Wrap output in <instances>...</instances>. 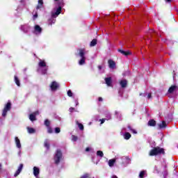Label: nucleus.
<instances>
[{
	"instance_id": "1",
	"label": "nucleus",
	"mask_w": 178,
	"mask_h": 178,
	"mask_svg": "<svg viewBox=\"0 0 178 178\" xmlns=\"http://www.w3.org/2000/svg\"><path fill=\"white\" fill-rule=\"evenodd\" d=\"M65 6V3L63 1H59L58 3V8H54L51 12V17L48 19L47 23L49 26H52L56 22V17L59 16L60 13H62V7Z\"/></svg>"
},
{
	"instance_id": "2",
	"label": "nucleus",
	"mask_w": 178,
	"mask_h": 178,
	"mask_svg": "<svg viewBox=\"0 0 178 178\" xmlns=\"http://www.w3.org/2000/svg\"><path fill=\"white\" fill-rule=\"evenodd\" d=\"M87 54H88V51H86L85 49H79L78 56H79V58H81L78 62L79 66H83L86 63V60L87 59L86 55H87Z\"/></svg>"
},
{
	"instance_id": "3",
	"label": "nucleus",
	"mask_w": 178,
	"mask_h": 178,
	"mask_svg": "<svg viewBox=\"0 0 178 178\" xmlns=\"http://www.w3.org/2000/svg\"><path fill=\"white\" fill-rule=\"evenodd\" d=\"M38 72L42 74H47V72H48V65H47L45 60H39Z\"/></svg>"
},
{
	"instance_id": "4",
	"label": "nucleus",
	"mask_w": 178,
	"mask_h": 178,
	"mask_svg": "<svg viewBox=\"0 0 178 178\" xmlns=\"http://www.w3.org/2000/svg\"><path fill=\"white\" fill-rule=\"evenodd\" d=\"M54 161L56 165H59V163L63 161V154L60 149H57L56 151L54 156Z\"/></svg>"
},
{
	"instance_id": "5",
	"label": "nucleus",
	"mask_w": 178,
	"mask_h": 178,
	"mask_svg": "<svg viewBox=\"0 0 178 178\" xmlns=\"http://www.w3.org/2000/svg\"><path fill=\"white\" fill-rule=\"evenodd\" d=\"M161 154H165V150L159 147H154L149 152L150 156H155Z\"/></svg>"
},
{
	"instance_id": "6",
	"label": "nucleus",
	"mask_w": 178,
	"mask_h": 178,
	"mask_svg": "<svg viewBox=\"0 0 178 178\" xmlns=\"http://www.w3.org/2000/svg\"><path fill=\"white\" fill-rule=\"evenodd\" d=\"M10 109H12V104L10 102H8L5 105V106L3 109L1 116L3 118H6V115H8V112H9V111H10Z\"/></svg>"
},
{
	"instance_id": "7",
	"label": "nucleus",
	"mask_w": 178,
	"mask_h": 178,
	"mask_svg": "<svg viewBox=\"0 0 178 178\" xmlns=\"http://www.w3.org/2000/svg\"><path fill=\"white\" fill-rule=\"evenodd\" d=\"M33 33L35 35H41L42 34V28L38 24H35L33 26Z\"/></svg>"
},
{
	"instance_id": "8",
	"label": "nucleus",
	"mask_w": 178,
	"mask_h": 178,
	"mask_svg": "<svg viewBox=\"0 0 178 178\" xmlns=\"http://www.w3.org/2000/svg\"><path fill=\"white\" fill-rule=\"evenodd\" d=\"M50 88L51 91H56V90L59 88V83L55 81L51 82L50 84Z\"/></svg>"
},
{
	"instance_id": "9",
	"label": "nucleus",
	"mask_w": 178,
	"mask_h": 178,
	"mask_svg": "<svg viewBox=\"0 0 178 178\" xmlns=\"http://www.w3.org/2000/svg\"><path fill=\"white\" fill-rule=\"evenodd\" d=\"M20 30L23 31V33H28L30 30H31V26H30L29 24L22 25Z\"/></svg>"
},
{
	"instance_id": "10",
	"label": "nucleus",
	"mask_w": 178,
	"mask_h": 178,
	"mask_svg": "<svg viewBox=\"0 0 178 178\" xmlns=\"http://www.w3.org/2000/svg\"><path fill=\"white\" fill-rule=\"evenodd\" d=\"M37 115H40V113L38 111H35L29 115V120H31V122H34L35 120H37Z\"/></svg>"
},
{
	"instance_id": "11",
	"label": "nucleus",
	"mask_w": 178,
	"mask_h": 178,
	"mask_svg": "<svg viewBox=\"0 0 178 178\" xmlns=\"http://www.w3.org/2000/svg\"><path fill=\"white\" fill-rule=\"evenodd\" d=\"M23 163L19 164L17 171L14 174V177H17V176H19L20 173H22V170H23Z\"/></svg>"
},
{
	"instance_id": "12",
	"label": "nucleus",
	"mask_w": 178,
	"mask_h": 178,
	"mask_svg": "<svg viewBox=\"0 0 178 178\" xmlns=\"http://www.w3.org/2000/svg\"><path fill=\"white\" fill-rule=\"evenodd\" d=\"M15 143L17 148H18V149H22V143H20V139H19L17 136L15 138Z\"/></svg>"
},
{
	"instance_id": "13",
	"label": "nucleus",
	"mask_w": 178,
	"mask_h": 178,
	"mask_svg": "<svg viewBox=\"0 0 178 178\" xmlns=\"http://www.w3.org/2000/svg\"><path fill=\"white\" fill-rule=\"evenodd\" d=\"M33 175L35 177L38 178V176H40V168L37 166L33 167Z\"/></svg>"
},
{
	"instance_id": "14",
	"label": "nucleus",
	"mask_w": 178,
	"mask_h": 178,
	"mask_svg": "<svg viewBox=\"0 0 178 178\" xmlns=\"http://www.w3.org/2000/svg\"><path fill=\"white\" fill-rule=\"evenodd\" d=\"M121 163H130V159L128 156H122L120 159Z\"/></svg>"
},
{
	"instance_id": "15",
	"label": "nucleus",
	"mask_w": 178,
	"mask_h": 178,
	"mask_svg": "<svg viewBox=\"0 0 178 178\" xmlns=\"http://www.w3.org/2000/svg\"><path fill=\"white\" fill-rule=\"evenodd\" d=\"M119 158L112 159L108 161V166L110 168H113V166L115 165L116 161H119Z\"/></svg>"
},
{
	"instance_id": "16",
	"label": "nucleus",
	"mask_w": 178,
	"mask_h": 178,
	"mask_svg": "<svg viewBox=\"0 0 178 178\" xmlns=\"http://www.w3.org/2000/svg\"><path fill=\"white\" fill-rule=\"evenodd\" d=\"M108 67H110V69H115L116 63H115V61H113V60H108Z\"/></svg>"
},
{
	"instance_id": "17",
	"label": "nucleus",
	"mask_w": 178,
	"mask_h": 178,
	"mask_svg": "<svg viewBox=\"0 0 178 178\" xmlns=\"http://www.w3.org/2000/svg\"><path fill=\"white\" fill-rule=\"evenodd\" d=\"M120 86L122 87V88H126L127 87V80L122 79L120 81Z\"/></svg>"
},
{
	"instance_id": "18",
	"label": "nucleus",
	"mask_w": 178,
	"mask_h": 178,
	"mask_svg": "<svg viewBox=\"0 0 178 178\" xmlns=\"http://www.w3.org/2000/svg\"><path fill=\"white\" fill-rule=\"evenodd\" d=\"M44 8V0H38V6H36V9H41Z\"/></svg>"
},
{
	"instance_id": "19",
	"label": "nucleus",
	"mask_w": 178,
	"mask_h": 178,
	"mask_svg": "<svg viewBox=\"0 0 178 178\" xmlns=\"http://www.w3.org/2000/svg\"><path fill=\"white\" fill-rule=\"evenodd\" d=\"M115 117L118 120H122V113L120 111H115Z\"/></svg>"
},
{
	"instance_id": "20",
	"label": "nucleus",
	"mask_w": 178,
	"mask_h": 178,
	"mask_svg": "<svg viewBox=\"0 0 178 178\" xmlns=\"http://www.w3.org/2000/svg\"><path fill=\"white\" fill-rule=\"evenodd\" d=\"M161 163H158L155 166H154V171L156 173H159L161 172Z\"/></svg>"
},
{
	"instance_id": "21",
	"label": "nucleus",
	"mask_w": 178,
	"mask_h": 178,
	"mask_svg": "<svg viewBox=\"0 0 178 178\" xmlns=\"http://www.w3.org/2000/svg\"><path fill=\"white\" fill-rule=\"evenodd\" d=\"M105 82H106V84L108 86V87H111V84H112V78L111 77H107V78H105Z\"/></svg>"
},
{
	"instance_id": "22",
	"label": "nucleus",
	"mask_w": 178,
	"mask_h": 178,
	"mask_svg": "<svg viewBox=\"0 0 178 178\" xmlns=\"http://www.w3.org/2000/svg\"><path fill=\"white\" fill-rule=\"evenodd\" d=\"M177 89V86H172L170 87V88L168 89V93H169V94H172V92H175V91H176Z\"/></svg>"
},
{
	"instance_id": "23",
	"label": "nucleus",
	"mask_w": 178,
	"mask_h": 178,
	"mask_svg": "<svg viewBox=\"0 0 178 178\" xmlns=\"http://www.w3.org/2000/svg\"><path fill=\"white\" fill-rule=\"evenodd\" d=\"M159 126V129H166V122L162 121L161 123L157 124Z\"/></svg>"
},
{
	"instance_id": "24",
	"label": "nucleus",
	"mask_w": 178,
	"mask_h": 178,
	"mask_svg": "<svg viewBox=\"0 0 178 178\" xmlns=\"http://www.w3.org/2000/svg\"><path fill=\"white\" fill-rule=\"evenodd\" d=\"M118 52H120V54H122V55H124V56H127L129 55H130V51H124V50H122L120 49H118Z\"/></svg>"
},
{
	"instance_id": "25",
	"label": "nucleus",
	"mask_w": 178,
	"mask_h": 178,
	"mask_svg": "<svg viewBox=\"0 0 178 178\" xmlns=\"http://www.w3.org/2000/svg\"><path fill=\"white\" fill-rule=\"evenodd\" d=\"M27 131L29 134H34L35 133V129L34 128H31L30 127H27Z\"/></svg>"
},
{
	"instance_id": "26",
	"label": "nucleus",
	"mask_w": 178,
	"mask_h": 178,
	"mask_svg": "<svg viewBox=\"0 0 178 178\" xmlns=\"http://www.w3.org/2000/svg\"><path fill=\"white\" fill-rule=\"evenodd\" d=\"M148 126L154 127L156 124V122L154 120H150L148 123Z\"/></svg>"
},
{
	"instance_id": "27",
	"label": "nucleus",
	"mask_w": 178,
	"mask_h": 178,
	"mask_svg": "<svg viewBox=\"0 0 178 178\" xmlns=\"http://www.w3.org/2000/svg\"><path fill=\"white\" fill-rule=\"evenodd\" d=\"M97 156H99V158H104V152L101 150H98L96 153Z\"/></svg>"
},
{
	"instance_id": "28",
	"label": "nucleus",
	"mask_w": 178,
	"mask_h": 178,
	"mask_svg": "<svg viewBox=\"0 0 178 178\" xmlns=\"http://www.w3.org/2000/svg\"><path fill=\"white\" fill-rule=\"evenodd\" d=\"M15 83L17 86V87H20V81L19 80V78H17V76H15Z\"/></svg>"
},
{
	"instance_id": "29",
	"label": "nucleus",
	"mask_w": 178,
	"mask_h": 178,
	"mask_svg": "<svg viewBox=\"0 0 178 178\" xmlns=\"http://www.w3.org/2000/svg\"><path fill=\"white\" fill-rule=\"evenodd\" d=\"M76 123L79 130H81V131L84 130V126L83 125V124L79 122V121H76Z\"/></svg>"
},
{
	"instance_id": "30",
	"label": "nucleus",
	"mask_w": 178,
	"mask_h": 178,
	"mask_svg": "<svg viewBox=\"0 0 178 178\" xmlns=\"http://www.w3.org/2000/svg\"><path fill=\"white\" fill-rule=\"evenodd\" d=\"M131 137V134H130V133L127 132L124 134V138L125 140H130Z\"/></svg>"
},
{
	"instance_id": "31",
	"label": "nucleus",
	"mask_w": 178,
	"mask_h": 178,
	"mask_svg": "<svg viewBox=\"0 0 178 178\" xmlns=\"http://www.w3.org/2000/svg\"><path fill=\"white\" fill-rule=\"evenodd\" d=\"M97 45V39H93L90 44V47H95Z\"/></svg>"
},
{
	"instance_id": "32",
	"label": "nucleus",
	"mask_w": 178,
	"mask_h": 178,
	"mask_svg": "<svg viewBox=\"0 0 178 178\" xmlns=\"http://www.w3.org/2000/svg\"><path fill=\"white\" fill-rule=\"evenodd\" d=\"M106 118V120H111V119H112V115H111V113L107 112L105 114Z\"/></svg>"
},
{
	"instance_id": "33",
	"label": "nucleus",
	"mask_w": 178,
	"mask_h": 178,
	"mask_svg": "<svg viewBox=\"0 0 178 178\" xmlns=\"http://www.w3.org/2000/svg\"><path fill=\"white\" fill-rule=\"evenodd\" d=\"M72 141L73 143H76V141H77V140H79V137L74 136V135H72Z\"/></svg>"
},
{
	"instance_id": "34",
	"label": "nucleus",
	"mask_w": 178,
	"mask_h": 178,
	"mask_svg": "<svg viewBox=\"0 0 178 178\" xmlns=\"http://www.w3.org/2000/svg\"><path fill=\"white\" fill-rule=\"evenodd\" d=\"M44 147L47 148V149H49V143H48V139H46L44 140Z\"/></svg>"
},
{
	"instance_id": "35",
	"label": "nucleus",
	"mask_w": 178,
	"mask_h": 178,
	"mask_svg": "<svg viewBox=\"0 0 178 178\" xmlns=\"http://www.w3.org/2000/svg\"><path fill=\"white\" fill-rule=\"evenodd\" d=\"M51 122H49V120H44V125L47 127H50Z\"/></svg>"
},
{
	"instance_id": "36",
	"label": "nucleus",
	"mask_w": 178,
	"mask_h": 178,
	"mask_svg": "<svg viewBox=\"0 0 178 178\" xmlns=\"http://www.w3.org/2000/svg\"><path fill=\"white\" fill-rule=\"evenodd\" d=\"M47 133L49 134H52V133H54V130L51 127H47Z\"/></svg>"
},
{
	"instance_id": "37",
	"label": "nucleus",
	"mask_w": 178,
	"mask_h": 178,
	"mask_svg": "<svg viewBox=\"0 0 178 178\" xmlns=\"http://www.w3.org/2000/svg\"><path fill=\"white\" fill-rule=\"evenodd\" d=\"M86 152H92V153H94V149H92V147H86Z\"/></svg>"
},
{
	"instance_id": "38",
	"label": "nucleus",
	"mask_w": 178,
	"mask_h": 178,
	"mask_svg": "<svg viewBox=\"0 0 178 178\" xmlns=\"http://www.w3.org/2000/svg\"><path fill=\"white\" fill-rule=\"evenodd\" d=\"M145 175V171H141L139 174V178H144Z\"/></svg>"
},
{
	"instance_id": "39",
	"label": "nucleus",
	"mask_w": 178,
	"mask_h": 178,
	"mask_svg": "<svg viewBox=\"0 0 178 178\" xmlns=\"http://www.w3.org/2000/svg\"><path fill=\"white\" fill-rule=\"evenodd\" d=\"M68 97H73V92L71 90H69L67 92Z\"/></svg>"
},
{
	"instance_id": "40",
	"label": "nucleus",
	"mask_w": 178,
	"mask_h": 178,
	"mask_svg": "<svg viewBox=\"0 0 178 178\" xmlns=\"http://www.w3.org/2000/svg\"><path fill=\"white\" fill-rule=\"evenodd\" d=\"M55 133H56V134L60 133V128H59V127H56V128H55Z\"/></svg>"
},
{
	"instance_id": "41",
	"label": "nucleus",
	"mask_w": 178,
	"mask_h": 178,
	"mask_svg": "<svg viewBox=\"0 0 178 178\" xmlns=\"http://www.w3.org/2000/svg\"><path fill=\"white\" fill-rule=\"evenodd\" d=\"M146 98L147 99H151V98H152L151 93H147Z\"/></svg>"
},
{
	"instance_id": "42",
	"label": "nucleus",
	"mask_w": 178,
	"mask_h": 178,
	"mask_svg": "<svg viewBox=\"0 0 178 178\" xmlns=\"http://www.w3.org/2000/svg\"><path fill=\"white\" fill-rule=\"evenodd\" d=\"M106 120V119H105V118L100 119V120H99V122H101L100 124H104V123H105V120Z\"/></svg>"
},
{
	"instance_id": "43",
	"label": "nucleus",
	"mask_w": 178,
	"mask_h": 178,
	"mask_svg": "<svg viewBox=\"0 0 178 178\" xmlns=\"http://www.w3.org/2000/svg\"><path fill=\"white\" fill-rule=\"evenodd\" d=\"M18 156L20 158L22 156V149H19V151L17 152Z\"/></svg>"
},
{
	"instance_id": "44",
	"label": "nucleus",
	"mask_w": 178,
	"mask_h": 178,
	"mask_svg": "<svg viewBox=\"0 0 178 178\" xmlns=\"http://www.w3.org/2000/svg\"><path fill=\"white\" fill-rule=\"evenodd\" d=\"M163 176L164 178H166V176H168V171H164L163 172Z\"/></svg>"
},
{
	"instance_id": "45",
	"label": "nucleus",
	"mask_w": 178,
	"mask_h": 178,
	"mask_svg": "<svg viewBox=\"0 0 178 178\" xmlns=\"http://www.w3.org/2000/svg\"><path fill=\"white\" fill-rule=\"evenodd\" d=\"M140 97H147V92H145V93H140Z\"/></svg>"
},
{
	"instance_id": "46",
	"label": "nucleus",
	"mask_w": 178,
	"mask_h": 178,
	"mask_svg": "<svg viewBox=\"0 0 178 178\" xmlns=\"http://www.w3.org/2000/svg\"><path fill=\"white\" fill-rule=\"evenodd\" d=\"M37 17H38V14L36 13L33 15V20H35V19H37Z\"/></svg>"
},
{
	"instance_id": "47",
	"label": "nucleus",
	"mask_w": 178,
	"mask_h": 178,
	"mask_svg": "<svg viewBox=\"0 0 178 178\" xmlns=\"http://www.w3.org/2000/svg\"><path fill=\"white\" fill-rule=\"evenodd\" d=\"M102 101H104V99L102 97H99L98 98V102H102Z\"/></svg>"
},
{
	"instance_id": "48",
	"label": "nucleus",
	"mask_w": 178,
	"mask_h": 178,
	"mask_svg": "<svg viewBox=\"0 0 178 178\" xmlns=\"http://www.w3.org/2000/svg\"><path fill=\"white\" fill-rule=\"evenodd\" d=\"M73 111H74V108L73 107L70 108V112H73Z\"/></svg>"
},
{
	"instance_id": "49",
	"label": "nucleus",
	"mask_w": 178,
	"mask_h": 178,
	"mask_svg": "<svg viewBox=\"0 0 178 178\" xmlns=\"http://www.w3.org/2000/svg\"><path fill=\"white\" fill-rule=\"evenodd\" d=\"M75 104H76V106H77V105H79V101L78 100H75Z\"/></svg>"
},
{
	"instance_id": "50",
	"label": "nucleus",
	"mask_w": 178,
	"mask_h": 178,
	"mask_svg": "<svg viewBox=\"0 0 178 178\" xmlns=\"http://www.w3.org/2000/svg\"><path fill=\"white\" fill-rule=\"evenodd\" d=\"M98 69H99V70H101V69H102V66L99 65V66H98Z\"/></svg>"
},
{
	"instance_id": "51",
	"label": "nucleus",
	"mask_w": 178,
	"mask_h": 178,
	"mask_svg": "<svg viewBox=\"0 0 178 178\" xmlns=\"http://www.w3.org/2000/svg\"><path fill=\"white\" fill-rule=\"evenodd\" d=\"M1 169H2V164L0 163V170H1Z\"/></svg>"
},
{
	"instance_id": "52",
	"label": "nucleus",
	"mask_w": 178,
	"mask_h": 178,
	"mask_svg": "<svg viewBox=\"0 0 178 178\" xmlns=\"http://www.w3.org/2000/svg\"><path fill=\"white\" fill-rule=\"evenodd\" d=\"M172 0H165L166 2H171Z\"/></svg>"
},
{
	"instance_id": "53",
	"label": "nucleus",
	"mask_w": 178,
	"mask_h": 178,
	"mask_svg": "<svg viewBox=\"0 0 178 178\" xmlns=\"http://www.w3.org/2000/svg\"><path fill=\"white\" fill-rule=\"evenodd\" d=\"M88 124L89 126H91V124H92V122H90Z\"/></svg>"
},
{
	"instance_id": "54",
	"label": "nucleus",
	"mask_w": 178,
	"mask_h": 178,
	"mask_svg": "<svg viewBox=\"0 0 178 178\" xmlns=\"http://www.w3.org/2000/svg\"><path fill=\"white\" fill-rule=\"evenodd\" d=\"M22 3H23V2H24V0H21Z\"/></svg>"
},
{
	"instance_id": "55",
	"label": "nucleus",
	"mask_w": 178,
	"mask_h": 178,
	"mask_svg": "<svg viewBox=\"0 0 178 178\" xmlns=\"http://www.w3.org/2000/svg\"><path fill=\"white\" fill-rule=\"evenodd\" d=\"M54 2H58V1H59V0H54Z\"/></svg>"
},
{
	"instance_id": "56",
	"label": "nucleus",
	"mask_w": 178,
	"mask_h": 178,
	"mask_svg": "<svg viewBox=\"0 0 178 178\" xmlns=\"http://www.w3.org/2000/svg\"><path fill=\"white\" fill-rule=\"evenodd\" d=\"M96 165H98V162L96 163Z\"/></svg>"
},
{
	"instance_id": "57",
	"label": "nucleus",
	"mask_w": 178,
	"mask_h": 178,
	"mask_svg": "<svg viewBox=\"0 0 178 178\" xmlns=\"http://www.w3.org/2000/svg\"><path fill=\"white\" fill-rule=\"evenodd\" d=\"M134 133H137V132H136V131H134Z\"/></svg>"
},
{
	"instance_id": "58",
	"label": "nucleus",
	"mask_w": 178,
	"mask_h": 178,
	"mask_svg": "<svg viewBox=\"0 0 178 178\" xmlns=\"http://www.w3.org/2000/svg\"><path fill=\"white\" fill-rule=\"evenodd\" d=\"M0 54H2V51H0Z\"/></svg>"
}]
</instances>
